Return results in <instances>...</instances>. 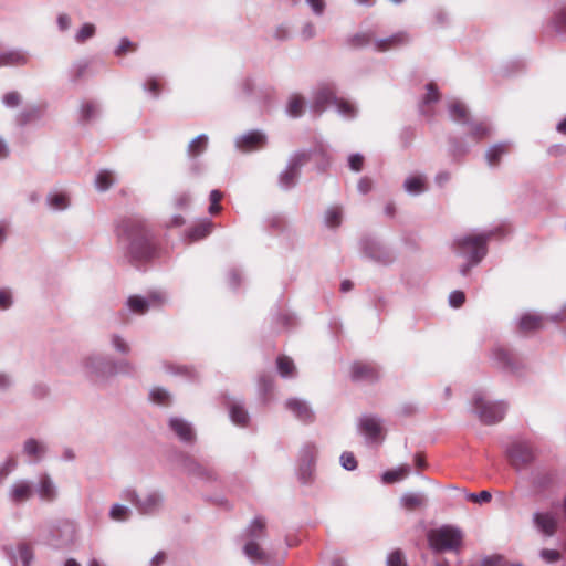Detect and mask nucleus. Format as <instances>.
Instances as JSON below:
<instances>
[{
    "label": "nucleus",
    "instance_id": "36",
    "mask_svg": "<svg viewBox=\"0 0 566 566\" xmlns=\"http://www.w3.org/2000/svg\"><path fill=\"white\" fill-rule=\"evenodd\" d=\"M142 86L145 93L153 98H158L164 86V78L159 75H147Z\"/></svg>",
    "mask_w": 566,
    "mask_h": 566
},
{
    "label": "nucleus",
    "instance_id": "39",
    "mask_svg": "<svg viewBox=\"0 0 566 566\" xmlns=\"http://www.w3.org/2000/svg\"><path fill=\"white\" fill-rule=\"evenodd\" d=\"M509 150L507 143H497L491 146L485 153V159L489 166H495L499 164L501 157Z\"/></svg>",
    "mask_w": 566,
    "mask_h": 566
},
{
    "label": "nucleus",
    "instance_id": "31",
    "mask_svg": "<svg viewBox=\"0 0 566 566\" xmlns=\"http://www.w3.org/2000/svg\"><path fill=\"white\" fill-rule=\"evenodd\" d=\"M469 127V137H471L475 143L488 138L492 135V126L488 122H474L470 120L467 124Z\"/></svg>",
    "mask_w": 566,
    "mask_h": 566
},
{
    "label": "nucleus",
    "instance_id": "25",
    "mask_svg": "<svg viewBox=\"0 0 566 566\" xmlns=\"http://www.w3.org/2000/svg\"><path fill=\"white\" fill-rule=\"evenodd\" d=\"M378 377V370L371 364L355 363L352 366V379L354 381L374 382Z\"/></svg>",
    "mask_w": 566,
    "mask_h": 566
},
{
    "label": "nucleus",
    "instance_id": "2",
    "mask_svg": "<svg viewBox=\"0 0 566 566\" xmlns=\"http://www.w3.org/2000/svg\"><path fill=\"white\" fill-rule=\"evenodd\" d=\"M496 235H504L502 228H494L478 234L460 235L454 240V249L471 264H479L486 255L488 242Z\"/></svg>",
    "mask_w": 566,
    "mask_h": 566
},
{
    "label": "nucleus",
    "instance_id": "20",
    "mask_svg": "<svg viewBox=\"0 0 566 566\" xmlns=\"http://www.w3.org/2000/svg\"><path fill=\"white\" fill-rule=\"evenodd\" d=\"M535 528L546 537H552L557 530V517L552 512H535L533 514Z\"/></svg>",
    "mask_w": 566,
    "mask_h": 566
},
{
    "label": "nucleus",
    "instance_id": "8",
    "mask_svg": "<svg viewBox=\"0 0 566 566\" xmlns=\"http://www.w3.org/2000/svg\"><path fill=\"white\" fill-rule=\"evenodd\" d=\"M361 252L365 258L384 266L392 264L396 260L392 249L371 238L361 241Z\"/></svg>",
    "mask_w": 566,
    "mask_h": 566
},
{
    "label": "nucleus",
    "instance_id": "21",
    "mask_svg": "<svg viewBox=\"0 0 566 566\" xmlns=\"http://www.w3.org/2000/svg\"><path fill=\"white\" fill-rule=\"evenodd\" d=\"M48 452V444L35 438H29L23 442L22 453L29 459L30 463H39Z\"/></svg>",
    "mask_w": 566,
    "mask_h": 566
},
{
    "label": "nucleus",
    "instance_id": "19",
    "mask_svg": "<svg viewBox=\"0 0 566 566\" xmlns=\"http://www.w3.org/2000/svg\"><path fill=\"white\" fill-rule=\"evenodd\" d=\"M285 408L291 411L297 420L304 423L314 421V411L306 400L290 398L285 402Z\"/></svg>",
    "mask_w": 566,
    "mask_h": 566
},
{
    "label": "nucleus",
    "instance_id": "42",
    "mask_svg": "<svg viewBox=\"0 0 566 566\" xmlns=\"http://www.w3.org/2000/svg\"><path fill=\"white\" fill-rule=\"evenodd\" d=\"M343 222V210L340 207L333 206L329 207L324 213V224L327 228L334 229L342 224Z\"/></svg>",
    "mask_w": 566,
    "mask_h": 566
},
{
    "label": "nucleus",
    "instance_id": "15",
    "mask_svg": "<svg viewBox=\"0 0 566 566\" xmlns=\"http://www.w3.org/2000/svg\"><path fill=\"white\" fill-rule=\"evenodd\" d=\"M2 549L13 566L18 559L21 560L23 566H31L34 559V552L32 547L23 542L17 544L15 546L6 545Z\"/></svg>",
    "mask_w": 566,
    "mask_h": 566
},
{
    "label": "nucleus",
    "instance_id": "38",
    "mask_svg": "<svg viewBox=\"0 0 566 566\" xmlns=\"http://www.w3.org/2000/svg\"><path fill=\"white\" fill-rule=\"evenodd\" d=\"M111 348L119 355L127 356L132 352L128 340L118 333H112L108 336Z\"/></svg>",
    "mask_w": 566,
    "mask_h": 566
},
{
    "label": "nucleus",
    "instance_id": "23",
    "mask_svg": "<svg viewBox=\"0 0 566 566\" xmlns=\"http://www.w3.org/2000/svg\"><path fill=\"white\" fill-rule=\"evenodd\" d=\"M426 90L427 93L419 103V112L422 116L427 117L428 119H431L436 114L433 105L439 102L440 94L434 83H428L426 85Z\"/></svg>",
    "mask_w": 566,
    "mask_h": 566
},
{
    "label": "nucleus",
    "instance_id": "45",
    "mask_svg": "<svg viewBox=\"0 0 566 566\" xmlns=\"http://www.w3.org/2000/svg\"><path fill=\"white\" fill-rule=\"evenodd\" d=\"M334 106L336 107L337 113L346 119L355 118L357 115V107L347 99L337 97Z\"/></svg>",
    "mask_w": 566,
    "mask_h": 566
},
{
    "label": "nucleus",
    "instance_id": "12",
    "mask_svg": "<svg viewBox=\"0 0 566 566\" xmlns=\"http://www.w3.org/2000/svg\"><path fill=\"white\" fill-rule=\"evenodd\" d=\"M316 455L317 447L312 442H306L301 450V460L303 464L300 468V478L304 484H310L313 480Z\"/></svg>",
    "mask_w": 566,
    "mask_h": 566
},
{
    "label": "nucleus",
    "instance_id": "43",
    "mask_svg": "<svg viewBox=\"0 0 566 566\" xmlns=\"http://www.w3.org/2000/svg\"><path fill=\"white\" fill-rule=\"evenodd\" d=\"M234 146H235V149L241 153L249 154V153L255 151L252 132L248 130L241 135H238L234 138Z\"/></svg>",
    "mask_w": 566,
    "mask_h": 566
},
{
    "label": "nucleus",
    "instance_id": "56",
    "mask_svg": "<svg viewBox=\"0 0 566 566\" xmlns=\"http://www.w3.org/2000/svg\"><path fill=\"white\" fill-rule=\"evenodd\" d=\"M552 24L558 34H566V8L555 13Z\"/></svg>",
    "mask_w": 566,
    "mask_h": 566
},
{
    "label": "nucleus",
    "instance_id": "33",
    "mask_svg": "<svg viewBox=\"0 0 566 566\" xmlns=\"http://www.w3.org/2000/svg\"><path fill=\"white\" fill-rule=\"evenodd\" d=\"M492 359L500 368L510 370L516 369L512 354L503 347H495L492 350Z\"/></svg>",
    "mask_w": 566,
    "mask_h": 566
},
{
    "label": "nucleus",
    "instance_id": "51",
    "mask_svg": "<svg viewBox=\"0 0 566 566\" xmlns=\"http://www.w3.org/2000/svg\"><path fill=\"white\" fill-rule=\"evenodd\" d=\"M109 518L116 522H125L127 521L132 515V510L119 503H115L109 509Z\"/></svg>",
    "mask_w": 566,
    "mask_h": 566
},
{
    "label": "nucleus",
    "instance_id": "48",
    "mask_svg": "<svg viewBox=\"0 0 566 566\" xmlns=\"http://www.w3.org/2000/svg\"><path fill=\"white\" fill-rule=\"evenodd\" d=\"M403 189L411 196H418L429 190L426 179H405Z\"/></svg>",
    "mask_w": 566,
    "mask_h": 566
},
{
    "label": "nucleus",
    "instance_id": "27",
    "mask_svg": "<svg viewBox=\"0 0 566 566\" xmlns=\"http://www.w3.org/2000/svg\"><path fill=\"white\" fill-rule=\"evenodd\" d=\"M52 532H57L61 535L59 538H55V535H52V538L48 539V543L54 547L67 545L73 541L74 526L67 522H63L54 526Z\"/></svg>",
    "mask_w": 566,
    "mask_h": 566
},
{
    "label": "nucleus",
    "instance_id": "50",
    "mask_svg": "<svg viewBox=\"0 0 566 566\" xmlns=\"http://www.w3.org/2000/svg\"><path fill=\"white\" fill-rule=\"evenodd\" d=\"M96 34V27L91 22L82 24V27L75 32L74 41L78 44H83Z\"/></svg>",
    "mask_w": 566,
    "mask_h": 566
},
{
    "label": "nucleus",
    "instance_id": "6",
    "mask_svg": "<svg viewBox=\"0 0 566 566\" xmlns=\"http://www.w3.org/2000/svg\"><path fill=\"white\" fill-rule=\"evenodd\" d=\"M462 539L461 530L452 525H442L428 533L429 545L434 552L457 551L461 546Z\"/></svg>",
    "mask_w": 566,
    "mask_h": 566
},
{
    "label": "nucleus",
    "instance_id": "37",
    "mask_svg": "<svg viewBox=\"0 0 566 566\" xmlns=\"http://www.w3.org/2000/svg\"><path fill=\"white\" fill-rule=\"evenodd\" d=\"M411 472L409 464H402L396 469L388 470L382 473L381 480L386 484L396 483L405 480Z\"/></svg>",
    "mask_w": 566,
    "mask_h": 566
},
{
    "label": "nucleus",
    "instance_id": "22",
    "mask_svg": "<svg viewBox=\"0 0 566 566\" xmlns=\"http://www.w3.org/2000/svg\"><path fill=\"white\" fill-rule=\"evenodd\" d=\"M358 428L368 443L375 442L380 438L381 420L375 416H364L359 420Z\"/></svg>",
    "mask_w": 566,
    "mask_h": 566
},
{
    "label": "nucleus",
    "instance_id": "49",
    "mask_svg": "<svg viewBox=\"0 0 566 566\" xmlns=\"http://www.w3.org/2000/svg\"><path fill=\"white\" fill-rule=\"evenodd\" d=\"M42 116V108L38 105H32L27 108H24L19 115H18V123L22 126L29 124L32 120L40 119Z\"/></svg>",
    "mask_w": 566,
    "mask_h": 566
},
{
    "label": "nucleus",
    "instance_id": "62",
    "mask_svg": "<svg viewBox=\"0 0 566 566\" xmlns=\"http://www.w3.org/2000/svg\"><path fill=\"white\" fill-rule=\"evenodd\" d=\"M17 465L18 461L14 457L7 458L6 461L0 465V480L4 479L13 470H15Z\"/></svg>",
    "mask_w": 566,
    "mask_h": 566
},
{
    "label": "nucleus",
    "instance_id": "24",
    "mask_svg": "<svg viewBox=\"0 0 566 566\" xmlns=\"http://www.w3.org/2000/svg\"><path fill=\"white\" fill-rule=\"evenodd\" d=\"M30 54L23 49H11L0 52V67L22 66L28 64Z\"/></svg>",
    "mask_w": 566,
    "mask_h": 566
},
{
    "label": "nucleus",
    "instance_id": "18",
    "mask_svg": "<svg viewBox=\"0 0 566 566\" xmlns=\"http://www.w3.org/2000/svg\"><path fill=\"white\" fill-rule=\"evenodd\" d=\"M181 467L187 474L197 479L203 481H213L217 479V474L212 469L202 465L189 455L182 458Z\"/></svg>",
    "mask_w": 566,
    "mask_h": 566
},
{
    "label": "nucleus",
    "instance_id": "11",
    "mask_svg": "<svg viewBox=\"0 0 566 566\" xmlns=\"http://www.w3.org/2000/svg\"><path fill=\"white\" fill-rule=\"evenodd\" d=\"M166 294L161 291H153L146 296L132 295L127 298V307L136 314H144L149 308L158 307L166 302Z\"/></svg>",
    "mask_w": 566,
    "mask_h": 566
},
{
    "label": "nucleus",
    "instance_id": "32",
    "mask_svg": "<svg viewBox=\"0 0 566 566\" xmlns=\"http://www.w3.org/2000/svg\"><path fill=\"white\" fill-rule=\"evenodd\" d=\"M101 115V106L95 101H85L81 104L80 107V122L81 123H91L96 120Z\"/></svg>",
    "mask_w": 566,
    "mask_h": 566
},
{
    "label": "nucleus",
    "instance_id": "46",
    "mask_svg": "<svg viewBox=\"0 0 566 566\" xmlns=\"http://www.w3.org/2000/svg\"><path fill=\"white\" fill-rule=\"evenodd\" d=\"M401 505L407 510H416L426 503V497L421 493H405L400 499Z\"/></svg>",
    "mask_w": 566,
    "mask_h": 566
},
{
    "label": "nucleus",
    "instance_id": "64",
    "mask_svg": "<svg viewBox=\"0 0 566 566\" xmlns=\"http://www.w3.org/2000/svg\"><path fill=\"white\" fill-rule=\"evenodd\" d=\"M386 566H406L400 551H394L388 554Z\"/></svg>",
    "mask_w": 566,
    "mask_h": 566
},
{
    "label": "nucleus",
    "instance_id": "14",
    "mask_svg": "<svg viewBox=\"0 0 566 566\" xmlns=\"http://www.w3.org/2000/svg\"><path fill=\"white\" fill-rule=\"evenodd\" d=\"M34 495V484L27 480L20 479L12 483L8 491V499L13 504H22Z\"/></svg>",
    "mask_w": 566,
    "mask_h": 566
},
{
    "label": "nucleus",
    "instance_id": "7",
    "mask_svg": "<svg viewBox=\"0 0 566 566\" xmlns=\"http://www.w3.org/2000/svg\"><path fill=\"white\" fill-rule=\"evenodd\" d=\"M113 357L98 353H91L83 357L82 369L86 377L95 382H106L112 378Z\"/></svg>",
    "mask_w": 566,
    "mask_h": 566
},
{
    "label": "nucleus",
    "instance_id": "26",
    "mask_svg": "<svg viewBox=\"0 0 566 566\" xmlns=\"http://www.w3.org/2000/svg\"><path fill=\"white\" fill-rule=\"evenodd\" d=\"M229 416L231 421L240 427H247L250 421L249 412L247 411L242 400L228 401Z\"/></svg>",
    "mask_w": 566,
    "mask_h": 566
},
{
    "label": "nucleus",
    "instance_id": "53",
    "mask_svg": "<svg viewBox=\"0 0 566 566\" xmlns=\"http://www.w3.org/2000/svg\"><path fill=\"white\" fill-rule=\"evenodd\" d=\"M277 371L283 378L293 377L295 373V366L292 359L286 356H280L276 359Z\"/></svg>",
    "mask_w": 566,
    "mask_h": 566
},
{
    "label": "nucleus",
    "instance_id": "41",
    "mask_svg": "<svg viewBox=\"0 0 566 566\" xmlns=\"http://www.w3.org/2000/svg\"><path fill=\"white\" fill-rule=\"evenodd\" d=\"M305 101L302 96L294 94L290 97L286 105V114L292 118H298L303 115Z\"/></svg>",
    "mask_w": 566,
    "mask_h": 566
},
{
    "label": "nucleus",
    "instance_id": "1",
    "mask_svg": "<svg viewBox=\"0 0 566 566\" xmlns=\"http://www.w3.org/2000/svg\"><path fill=\"white\" fill-rule=\"evenodd\" d=\"M118 235L129 262L139 263L153 258L155 253L153 237L139 218L123 220L118 227Z\"/></svg>",
    "mask_w": 566,
    "mask_h": 566
},
{
    "label": "nucleus",
    "instance_id": "3",
    "mask_svg": "<svg viewBox=\"0 0 566 566\" xmlns=\"http://www.w3.org/2000/svg\"><path fill=\"white\" fill-rule=\"evenodd\" d=\"M120 499L129 502L138 514L145 516L158 515L165 505V495L158 488H148L142 492L130 486L125 488Z\"/></svg>",
    "mask_w": 566,
    "mask_h": 566
},
{
    "label": "nucleus",
    "instance_id": "4",
    "mask_svg": "<svg viewBox=\"0 0 566 566\" xmlns=\"http://www.w3.org/2000/svg\"><path fill=\"white\" fill-rule=\"evenodd\" d=\"M243 536L245 544L243 546V554L252 563H265L268 555L260 543L266 538V524L263 517L256 516L245 528Z\"/></svg>",
    "mask_w": 566,
    "mask_h": 566
},
{
    "label": "nucleus",
    "instance_id": "55",
    "mask_svg": "<svg viewBox=\"0 0 566 566\" xmlns=\"http://www.w3.org/2000/svg\"><path fill=\"white\" fill-rule=\"evenodd\" d=\"M87 61H77L72 64L70 69V78L72 82H77L87 71Z\"/></svg>",
    "mask_w": 566,
    "mask_h": 566
},
{
    "label": "nucleus",
    "instance_id": "63",
    "mask_svg": "<svg viewBox=\"0 0 566 566\" xmlns=\"http://www.w3.org/2000/svg\"><path fill=\"white\" fill-rule=\"evenodd\" d=\"M340 464L347 471H353L357 468V461L352 452L342 453Z\"/></svg>",
    "mask_w": 566,
    "mask_h": 566
},
{
    "label": "nucleus",
    "instance_id": "54",
    "mask_svg": "<svg viewBox=\"0 0 566 566\" xmlns=\"http://www.w3.org/2000/svg\"><path fill=\"white\" fill-rule=\"evenodd\" d=\"M273 389V378L268 375H261L258 380V390L263 400H266L268 394Z\"/></svg>",
    "mask_w": 566,
    "mask_h": 566
},
{
    "label": "nucleus",
    "instance_id": "10",
    "mask_svg": "<svg viewBox=\"0 0 566 566\" xmlns=\"http://www.w3.org/2000/svg\"><path fill=\"white\" fill-rule=\"evenodd\" d=\"M337 91L333 83H322L314 91L310 109L316 116L322 115L328 105L335 104Z\"/></svg>",
    "mask_w": 566,
    "mask_h": 566
},
{
    "label": "nucleus",
    "instance_id": "40",
    "mask_svg": "<svg viewBox=\"0 0 566 566\" xmlns=\"http://www.w3.org/2000/svg\"><path fill=\"white\" fill-rule=\"evenodd\" d=\"M544 317L534 313H525L520 318V328L525 332L536 331L542 327Z\"/></svg>",
    "mask_w": 566,
    "mask_h": 566
},
{
    "label": "nucleus",
    "instance_id": "34",
    "mask_svg": "<svg viewBox=\"0 0 566 566\" xmlns=\"http://www.w3.org/2000/svg\"><path fill=\"white\" fill-rule=\"evenodd\" d=\"M209 145V136L207 134H200L191 139L187 146L186 153L189 158H197L202 155Z\"/></svg>",
    "mask_w": 566,
    "mask_h": 566
},
{
    "label": "nucleus",
    "instance_id": "16",
    "mask_svg": "<svg viewBox=\"0 0 566 566\" xmlns=\"http://www.w3.org/2000/svg\"><path fill=\"white\" fill-rule=\"evenodd\" d=\"M34 494L40 501L52 503L57 499L59 490L53 479L48 473L39 475L38 482L34 484Z\"/></svg>",
    "mask_w": 566,
    "mask_h": 566
},
{
    "label": "nucleus",
    "instance_id": "29",
    "mask_svg": "<svg viewBox=\"0 0 566 566\" xmlns=\"http://www.w3.org/2000/svg\"><path fill=\"white\" fill-rule=\"evenodd\" d=\"M448 111L450 118L458 124L467 125L471 120L469 109L461 101H451Z\"/></svg>",
    "mask_w": 566,
    "mask_h": 566
},
{
    "label": "nucleus",
    "instance_id": "61",
    "mask_svg": "<svg viewBox=\"0 0 566 566\" xmlns=\"http://www.w3.org/2000/svg\"><path fill=\"white\" fill-rule=\"evenodd\" d=\"M252 136L254 140V149L255 151L261 150L266 147L268 145V136L263 130L260 129H253Z\"/></svg>",
    "mask_w": 566,
    "mask_h": 566
},
{
    "label": "nucleus",
    "instance_id": "52",
    "mask_svg": "<svg viewBox=\"0 0 566 566\" xmlns=\"http://www.w3.org/2000/svg\"><path fill=\"white\" fill-rule=\"evenodd\" d=\"M149 399L159 406H169L171 397L168 390L161 387H155L149 391Z\"/></svg>",
    "mask_w": 566,
    "mask_h": 566
},
{
    "label": "nucleus",
    "instance_id": "57",
    "mask_svg": "<svg viewBox=\"0 0 566 566\" xmlns=\"http://www.w3.org/2000/svg\"><path fill=\"white\" fill-rule=\"evenodd\" d=\"M449 151L452 157L459 158L469 153V147L467 145L460 143L457 138H450Z\"/></svg>",
    "mask_w": 566,
    "mask_h": 566
},
{
    "label": "nucleus",
    "instance_id": "9",
    "mask_svg": "<svg viewBox=\"0 0 566 566\" xmlns=\"http://www.w3.org/2000/svg\"><path fill=\"white\" fill-rule=\"evenodd\" d=\"M506 454L511 464L521 470L527 464L532 463L535 459V453L532 444L523 439H515L506 448Z\"/></svg>",
    "mask_w": 566,
    "mask_h": 566
},
{
    "label": "nucleus",
    "instance_id": "35",
    "mask_svg": "<svg viewBox=\"0 0 566 566\" xmlns=\"http://www.w3.org/2000/svg\"><path fill=\"white\" fill-rule=\"evenodd\" d=\"M212 226L213 223L210 220L206 219L195 224L193 227H190L186 231V238L191 242L201 240L211 232Z\"/></svg>",
    "mask_w": 566,
    "mask_h": 566
},
{
    "label": "nucleus",
    "instance_id": "5",
    "mask_svg": "<svg viewBox=\"0 0 566 566\" xmlns=\"http://www.w3.org/2000/svg\"><path fill=\"white\" fill-rule=\"evenodd\" d=\"M472 409L481 422L494 424L504 418L507 405L504 401H490L483 392L476 391L472 398Z\"/></svg>",
    "mask_w": 566,
    "mask_h": 566
},
{
    "label": "nucleus",
    "instance_id": "58",
    "mask_svg": "<svg viewBox=\"0 0 566 566\" xmlns=\"http://www.w3.org/2000/svg\"><path fill=\"white\" fill-rule=\"evenodd\" d=\"M191 202V196L189 192L181 191L175 195L172 205L175 209L186 210Z\"/></svg>",
    "mask_w": 566,
    "mask_h": 566
},
{
    "label": "nucleus",
    "instance_id": "13",
    "mask_svg": "<svg viewBox=\"0 0 566 566\" xmlns=\"http://www.w3.org/2000/svg\"><path fill=\"white\" fill-rule=\"evenodd\" d=\"M313 150H296L287 159L285 169L281 172L280 177H297L303 167H305L312 159Z\"/></svg>",
    "mask_w": 566,
    "mask_h": 566
},
{
    "label": "nucleus",
    "instance_id": "47",
    "mask_svg": "<svg viewBox=\"0 0 566 566\" xmlns=\"http://www.w3.org/2000/svg\"><path fill=\"white\" fill-rule=\"evenodd\" d=\"M139 45L138 43L132 41L127 36H123L119 39L116 48L113 51V54L116 57L125 56L128 53H134L138 50Z\"/></svg>",
    "mask_w": 566,
    "mask_h": 566
},
{
    "label": "nucleus",
    "instance_id": "60",
    "mask_svg": "<svg viewBox=\"0 0 566 566\" xmlns=\"http://www.w3.org/2000/svg\"><path fill=\"white\" fill-rule=\"evenodd\" d=\"M365 158L361 154L355 153L348 157V167L353 172H360L364 167Z\"/></svg>",
    "mask_w": 566,
    "mask_h": 566
},
{
    "label": "nucleus",
    "instance_id": "30",
    "mask_svg": "<svg viewBox=\"0 0 566 566\" xmlns=\"http://www.w3.org/2000/svg\"><path fill=\"white\" fill-rule=\"evenodd\" d=\"M409 41H410V36L408 33L398 32L388 38L377 40L375 42V45L378 51L385 52L387 50L407 44Z\"/></svg>",
    "mask_w": 566,
    "mask_h": 566
},
{
    "label": "nucleus",
    "instance_id": "28",
    "mask_svg": "<svg viewBox=\"0 0 566 566\" xmlns=\"http://www.w3.org/2000/svg\"><path fill=\"white\" fill-rule=\"evenodd\" d=\"M46 205L53 211H64L71 205V198L66 191L54 190L48 193Z\"/></svg>",
    "mask_w": 566,
    "mask_h": 566
},
{
    "label": "nucleus",
    "instance_id": "17",
    "mask_svg": "<svg viewBox=\"0 0 566 566\" xmlns=\"http://www.w3.org/2000/svg\"><path fill=\"white\" fill-rule=\"evenodd\" d=\"M168 427L181 442L193 443L196 441L193 427L186 419L181 417H170Z\"/></svg>",
    "mask_w": 566,
    "mask_h": 566
},
{
    "label": "nucleus",
    "instance_id": "44",
    "mask_svg": "<svg viewBox=\"0 0 566 566\" xmlns=\"http://www.w3.org/2000/svg\"><path fill=\"white\" fill-rule=\"evenodd\" d=\"M135 365L127 359L112 360V377L117 375L132 376L135 374Z\"/></svg>",
    "mask_w": 566,
    "mask_h": 566
},
{
    "label": "nucleus",
    "instance_id": "59",
    "mask_svg": "<svg viewBox=\"0 0 566 566\" xmlns=\"http://www.w3.org/2000/svg\"><path fill=\"white\" fill-rule=\"evenodd\" d=\"M266 223L270 229L277 231V232H283L287 229V223H286L285 219L280 214H274V216L269 217L266 220Z\"/></svg>",
    "mask_w": 566,
    "mask_h": 566
}]
</instances>
